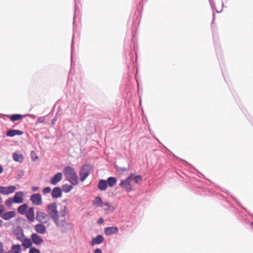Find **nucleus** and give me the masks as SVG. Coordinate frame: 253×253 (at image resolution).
Segmentation results:
<instances>
[{
	"mask_svg": "<svg viewBox=\"0 0 253 253\" xmlns=\"http://www.w3.org/2000/svg\"><path fill=\"white\" fill-rule=\"evenodd\" d=\"M63 173L67 180L72 185L78 184V177L75 169L71 166H66L63 170Z\"/></svg>",
	"mask_w": 253,
	"mask_h": 253,
	"instance_id": "nucleus-1",
	"label": "nucleus"
},
{
	"mask_svg": "<svg viewBox=\"0 0 253 253\" xmlns=\"http://www.w3.org/2000/svg\"><path fill=\"white\" fill-rule=\"evenodd\" d=\"M47 212L55 224H58V218H59L57 205L56 203L53 202L47 207Z\"/></svg>",
	"mask_w": 253,
	"mask_h": 253,
	"instance_id": "nucleus-2",
	"label": "nucleus"
},
{
	"mask_svg": "<svg viewBox=\"0 0 253 253\" xmlns=\"http://www.w3.org/2000/svg\"><path fill=\"white\" fill-rule=\"evenodd\" d=\"M55 224L63 233H65L68 230H72L74 228V225L72 223L68 222L65 219L59 220V218H58V224Z\"/></svg>",
	"mask_w": 253,
	"mask_h": 253,
	"instance_id": "nucleus-3",
	"label": "nucleus"
},
{
	"mask_svg": "<svg viewBox=\"0 0 253 253\" xmlns=\"http://www.w3.org/2000/svg\"><path fill=\"white\" fill-rule=\"evenodd\" d=\"M90 166L87 164H84L81 167L80 170V180L83 182L86 177L89 175L90 171Z\"/></svg>",
	"mask_w": 253,
	"mask_h": 253,
	"instance_id": "nucleus-4",
	"label": "nucleus"
},
{
	"mask_svg": "<svg viewBox=\"0 0 253 253\" xmlns=\"http://www.w3.org/2000/svg\"><path fill=\"white\" fill-rule=\"evenodd\" d=\"M132 176V175H129L125 179L122 180L120 183V186L123 189H125L127 192H129L132 190V187L130 184L131 177Z\"/></svg>",
	"mask_w": 253,
	"mask_h": 253,
	"instance_id": "nucleus-5",
	"label": "nucleus"
},
{
	"mask_svg": "<svg viewBox=\"0 0 253 253\" xmlns=\"http://www.w3.org/2000/svg\"><path fill=\"white\" fill-rule=\"evenodd\" d=\"M30 200L36 206H40L42 203V196L40 193L32 194Z\"/></svg>",
	"mask_w": 253,
	"mask_h": 253,
	"instance_id": "nucleus-6",
	"label": "nucleus"
},
{
	"mask_svg": "<svg viewBox=\"0 0 253 253\" xmlns=\"http://www.w3.org/2000/svg\"><path fill=\"white\" fill-rule=\"evenodd\" d=\"M16 189L15 186L4 187L0 186V193L3 195H9L13 193Z\"/></svg>",
	"mask_w": 253,
	"mask_h": 253,
	"instance_id": "nucleus-7",
	"label": "nucleus"
},
{
	"mask_svg": "<svg viewBox=\"0 0 253 253\" xmlns=\"http://www.w3.org/2000/svg\"><path fill=\"white\" fill-rule=\"evenodd\" d=\"M104 232L106 236H110L114 234H117L119 233V229L117 227H107L104 229Z\"/></svg>",
	"mask_w": 253,
	"mask_h": 253,
	"instance_id": "nucleus-8",
	"label": "nucleus"
},
{
	"mask_svg": "<svg viewBox=\"0 0 253 253\" xmlns=\"http://www.w3.org/2000/svg\"><path fill=\"white\" fill-rule=\"evenodd\" d=\"M24 193L22 191L16 192L13 198H12L14 200V203L21 204L23 202Z\"/></svg>",
	"mask_w": 253,
	"mask_h": 253,
	"instance_id": "nucleus-9",
	"label": "nucleus"
},
{
	"mask_svg": "<svg viewBox=\"0 0 253 253\" xmlns=\"http://www.w3.org/2000/svg\"><path fill=\"white\" fill-rule=\"evenodd\" d=\"M32 242L36 245H40L43 242L42 238L36 233H33L31 235Z\"/></svg>",
	"mask_w": 253,
	"mask_h": 253,
	"instance_id": "nucleus-10",
	"label": "nucleus"
},
{
	"mask_svg": "<svg viewBox=\"0 0 253 253\" xmlns=\"http://www.w3.org/2000/svg\"><path fill=\"white\" fill-rule=\"evenodd\" d=\"M62 193V189L59 187H54L51 192V196L53 199H57L61 197Z\"/></svg>",
	"mask_w": 253,
	"mask_h": 253,
	"instance_id": "nucleus-11",
	"label": "nucleus"
},
{
	"mask_svg": "<svg viewBox=\"0 0 253 253\" xmlns=\"http://www.w3.org/2000/svg\"><path fill=\"white\" fill-rule=\"evenodd\" d=\"M62 173L61 172L57 173L50 180V183L52 185H56L59 181L62 180Z\"/></svg>",
	"mask_w": 253,
	"mask_h": 253,
	"instance_id": "nucleus-12",
	"label": "nucleus"
},
{
	"mask_svg": "<svg viewBox=\"0 0 253 253\" xmlns=\"http://www.w3.org/2000/svg\"><path fill=\"white\" fill-rule=\"evenodd\" d=\"M34 229L38 233L41 234H45L46 231L45 226L42 223L35 225L34 226Z\"/></svg>",
	"mask_w": 253,
	"mask_h": 253,
	"instance_id": "nucleus-13",
	"label": "nucleus"
},
{
	"mask_svg": "<svg viewBox=\"0 0 253 253\" xmlns=\"http://www.w3.org/2000/svg\"><path fill=\"white\" fill-rule=\"evenodd\" d=\"M47 217V215L41 211H37L36 212V219L40 222H44V220Z\"/></svg>",
	"mask_w": 253,
	"mask_h": 253,
	"instance_id": "nucleus-14",
	"label": "nucleus"
},
{
	"mask_svg": "<svg viewBox=\"0 0 253 253\" xmlns=\"http://www.w3.org/2000/svg\"><path fill=\"white\" fill-rule=\"evenodd\" d=\"M15 212L13 211H7L0 214V216L4 220H9L15 216Z\"/></svg>",
	"mask_w": 253,
	"mask_h": 253,
	"instance_id": "nucleus-15",
	"label": "nucleus"
},
{
	"mask_svg": "<svg viewBox=\"0 0 253 253\" xmlns=\"http://www.w3.org/2000/svg\"><path fill=\"white\" fill-rule=\"evenodd\" d=\"M24 133V132L18 129H9L6 132V135L9 137H13L15 135H21Z\"/></svg>",
	"mask_w": 253,
	"mask_h": 253,
	"instance_id": "nucleus-16",
	"label": "nucleus"
},
{
	"mask_svg": "<svg viewBox=\"0 0 253 253\" xmlns=\"http://www.w3.org/2000/svg\"><path fill=\"white\" fill-rule=\"evenodd\" d=\"M27 218L30 221L33 222L34 220V208H30L26 213Z\"/></svg>",
	"mask_w": 253,
	"mask_h": 253,
	"instance_id": "nucleus-17",
	"label": "nucleus"
},
{
	"mask_svg": "<svg viewBox=\"0 0 253 253\" xmlns=\"http://www.w3.org/2000/svg\"><path fill=\"white\" fill-rule=\"evenodd\" d=\"M12 158L14 161L19 163H22L24 159V157L22 154L17 152H14L12 154Z\"/></svg>",
	"mask_w": 253,
	"mask_h": 253,
	"instance_id": "nucleus-18",
	"label": "nucleus"
},
{
	"mask_svg": "<svg viewBox=\"0 0 253 253\" xmlns=\"http://www.w3.org/2000/svg\"><path fill=\"white\" fill-rule=\"evenodd\" d=\"M103 209L107 212H113L115 210L114 206H112L108 202L103 203Z\"/></svg>",
	"mask_w": 253,
	"mask_h": 253,
	"instance_id": "nucleus-19",
	"label": "nucleus"
},
{
	"mask_svg": "<svg viewBox=\"0 0 253 253\" xmlns=\"http://www.w3.org/2000/svg\"><path fill=\"white\" fill-rule=\"evenodd\" d=\"M107 183L106 180L104 179H100L97 184L98 188L100 191L105 190L107 188Z\"/></svg>",
	"mask_w": 253,
	"mask_h": 253,
	"instance_id": "nucleus-20",
	"label": "nucleus"
},
{
	"mask_svg": "<svg viewBox=\"0 0 253 253\" xmlns=\"http://www.w3.org/2000/svg\"><path fill=\"white\" fill-rule=\"evenodd\" d=\"M103 203L101 198L99 196L96 197L92 202L93 206H96L98 207H103Z\"/></svg>",
	"mask_w": 253,
	"mask_h": 253,
	"instance_id": "nucleus-21",
	"label": "nucleus"
},
{
	"mask_svg": "<svg viewBox=\"0 0 253 253\" xmlns=\"http://www.w3.org/2000/svg\"><path fill=\"white\" fill-rule=\"evenodd\" d=\"M104 241V237L101 235H98L95 238H93L91 241V245L94 246L102 243Z\"/></svg>",
	"mask_w": 253,
	"mask_h": 253,
	"instance_id": "nucleus-22",
	"label": "nucleus"
},
{
	"mask_svg": "<svg viewBox=\"0 0 253 253\" xmlns=\"http://www.w3.org/2000/svg\"><path fill=\"white\" fill-rule=\"evenodd\" d=\"M21 242L22 243V246L24 247L26 249L31 248L32 242L30 239L25 237Z\"/></svg>",
	"mask_w": 253,
	"mask_h": 253,
	"instance_id": "nucleus-23",
	"label": "nucleus"
},
{
	"mask_svg": "<svg viewBox=\"0 0 253 253\" xmlns=\"http://www.w3.org/2000/svg\"><path fill=\"white\" fill-rule=\"evenodd\" d=\"M15 234L16 235V239L20 242L26 237L22 229L21 228H19L18 230L16 231Z\"/></svg>",
	"mask_w": 253,
	"mask_h": 253,
	"instance_id": "nucleus-24",
	"label": "nucleus"
},
{
	"mask_svg": "<svg viewBox=\"0 0 253 253\" xmlns=\"http://www.w3.org/2000/svg\"><path fill=\"white\" fill-rule=\"evenodd\" d=\"M129 175H132L131 177V181L133 180L134 182L136 184L140 183L142 180V177L140 175H135L134 173H131Z\"/></svg>",
	"mask_w": 253,
	"mask_h": 253,
	"instance_id": "nucleus-25",
	"label": "nucleus"
},
{
	"mask_svg": "<svg viewBox=\"0 0 253 253\" xmlns=\"http://www.w3.org/2000/svg\"><path fill=\"white\" fill-rule=\"evenodd\" d=\"M79 18V17H74L73 19V34L72 36V43H71V60H72V54H73V47H74V31L75 29V27L76 26V18Z\"/></svg>",
	"mask_w": 253,
	"mask_h": 253,
	"instance_id": "nucleus-26",
	"label": "nucleus"
},
{
	"mask_svg": "<svg viewBox=\"0 0 253 253\" xmlns=\"http://www.w3.org/2000/svg\"><path fill=\"white\" fill-rule=\"evenodd\" d=\"M106 181L107 185H108L110 187H113L116 184L117 179L114 177H109L107 178Z\"/></svg>",
	"mask_w": 253,
	"mask_h": 253,
	"instance_id": "nucleus-27",
	"label": "nucleus"
},
{
	"mask_svg": "<svg viewBox=\"0 0 253 253\" xmlns=\"http://www.w3.org/2000/svg\"><path fill=\"white\" fill-rule=\"evenodd\" d=\"M28 208L26 204H24L18 208V212L22 214H24Z\"/></svg>",
	"mask_w": 253,
	"mask_h": 253,
	"instance_id": "nucleus-28",
	"label": "nucleus"
},
{
	"mask_svg": "<svg viewBox=\"0 0 253 253\" xmlns=\"http://www.w3.org/2000/svg\"><path fill=\"white\" fill-rule=\"evenodd\" d=\"M73 185L72 184L71 185L64 184L62 186V191L63 190L65 193H68L73 188Z\"/></svg>",
	"mask_w": 253,
	"mask_h": 253,
	"instance_id": "nucleus-29",
	"label": "nucleus"
},
{
	"mask_svg": "<svg viewBox=\"0 0 253 253\" xmlns=\"http://www.w3.org/2000/svg\"><path fill=\"white\" fill-rule=\"evenodd\" d=\"M24 116L20 114H13L11 115L9 118L12 121L14 122L21 119Z\"/></svg>",
	"mask_w": 253,
	"mask_h": 253,
	"instance_id": "nucleus-30",
	"label": "nucleus"
},
{
	"mask_svg": "<svg viewBox=\"0 0 253 253\" xmlns=\"http://www.w3.org/2000/svg\"><path fill=\"white\" fill-rule=\"evenodd\" d=\"M21 249V246L20 245H13L11 248L12 253H20Z\"/></svg>",
	"mask_w": 253,
	"mask_h": 253,
	"instance_id": "nucleus-31",
	"label": "nucleus"
},
{
	"mask_svg": "<svg viewBox=\"0 0 253 253\" xmlns=\"http://www.w3.org/2000/svg\"><path fill=\"white\" fill-rule=\"evenodd\" d=\"M67 213H68L67 208L66 206H64L63 209L62 210H61L59 211V212L58 213L59 217L60 216L62 217H65V216L67 215Z\"/></svg>",
	"mask_w": 253,
	"mask_h": 253,
	"instance_id": "nucleus-32",
	"label": "nucleus"
},
{
	"mask_svg": "<svg viewBox=\"0 0 253 253\" xmlns=\"http://www.w3.org/2000/svg\"><path fill=\"white\" fill-rule=\"evenodd\" d=\"M14 203V200L12 198H9L5 201V205L7 207H10L12 204Z\"/></svg>",
	"mask_w": 253,
	"mask_h": 253,
	"instance_id": "nucleus-33",
	"label": "nucleus"
},
{
	"mask_svg": "<svg viewBox=\"0 0 253 253\" xmlns=\"http://www.w3.org/2000/svg\"><path fill=\"white\" fill-rule=\"evenodd\" d=\"M116 170L117 171H118L119 172H121V173L124 172L126 171V170H127V169L126 168H125V167H120L116 166Z\"/></svg>",
	"mask_w": 253,
	"mask_h": 253,
	"instance_id": "nucleus-34",
	"label": "nucleus"
},
{
	"mask_svg": "<svg viewBox=\"0 0 253 253\" xmlns=\"http://www.w3.org/2000/svg\"><path fill=\"white\" fill-rule=\"evenodd\" d=\"M42 192L44 195H46L48 193L51 192V188L49 187H46L42 190Z\"/></svg>",
	"mask_w": 253,
	"mask_h": 253,
	"instance_id": "nucleus-35",
	"label": "nucleus"
},
{
	"mask_svg": "<svg viewBox=\"0 0 253 253\" xmlns=\"http://www.w3.org/2000/svg\"><path fill=\"white\" fill-rule=\"evenodd\" d=\"M29 253H40V251L34 247H31L30 249Z\"/></svg>",
	"mask_w": 253,
	"mask_h": 253,
	"instance_id": "nucleus-36",
	"label": "nucleus"
},
{
	"mask_svg": "<svg viewBox=\"0 0 253 253\" xmlns=\"http://www.w3.org/2000/svg\"><path fill=\"white\" fill-rule=\"evenodd\" d=\"M45 117H41L38 118V123H43L45 122Z\"/></svg>",
	"mask_w": 253,
	"mask_h": 253,
	"instance_id": "nucleus-37",
	"label": "nucleus"
},
{
	"mask_svg": "<svg viewBox=\"0 0 253 253\" xmlns=\"http://www.w3.org/2000/svg\"><path fill=\"white\" fill-rule=\"evenodd\" d=\"M4 252L3 244L0 242V253H4Z\"/></svg>",
	"mask_w": 253,
	"mask_h": 253,
	"instance_id": "nucleus-38",
	"label": "nucleus"
},
{
	"mask_svg": "<svg viewBox=\"0 0 253 253\" xmlns=\"http://www.w3.org/2000/svg\"><path fill=\"white\" fill-rule=\"evenodd\" d=\"M24 117L29 116L31 118L33 119L36 118V116L34 114H26V115H24Z\"/></svg>",
	"mask_w": 253,
	"mask_h": 253,
	"instance_id": "nucleus-39",
	"label": "nucleus"
},
{
	"mask_svg": "<svg viewBox=\"0 0 253 253\" xmlns=\"http://www.w3.org/2000/svg\"><path fill=\"white\" fill-rule=\"evenodd\" d=\"M5 209L3 205H0V214H2V212L4 211Z\"/></svg>",
	"mask_w": 253,
	"mask_h": 253,
	"instance_id": "nucleus-40",
	"label": "nucleus"
},
{
	"mask_svg": "<svg viewBox=\"0 0 253 253\" xmlns=\"http://www.w3.org/2000/svg\"><path fill=\"white\" fill-rule=\"evenodd\" d=\"M31 189L32 191L36 192L39 189V188L37 186H32Z\"/></svg>",
	"mask_w": 253,
	"mask_h": 253,
	"instance_id": "nucleus-41",
	"label": "nucleus"
},
{
	"mask_svg": "<svg viewBox=\"0 0 253 253\" xmlns=\"http://www.w3.org/2000/svg\"><path fill=\"white\" fill-rule=\"evenodd\" d=\"M94 253H102V251L100 249L97 248L95 250Z\"/></svg>",
	"mask_w": 253,
	"mask_h": 253,
	"instance_id": "nucleus-42",
	"label": "nucleus"
},
{
	"mask_svg": "<svg viewBox=\"0 0 253 253\" xmlns=\"http://www.w3.org/2000/svg\"><path fill=\"white\" fill-rule=\"evenodd\" d=\"M103 222H104V219L102 218H100L98 219L97 223L98 224H102Z\"/></svg>",
	"mask_w": 253,
	"mask_h": 253,
	"instance_id": "nucleus-43",
	"label": "nucleus"
},
{
	"mask_svg": "<svg viewBox=\"0 0 253 253\" xmlns=\"http://www.w3.org/2000/svg\"><path fill=\"white\" fill-rule=\"evenodd\" d=\"M133 23L134 22V21H138L137 17H133L132 19L131 20Z\"/></svg>",
	"mask_w": 253,
	"mask_h": 253,
	"instance_id": "nucleus-44",
	"label": "nucleus"
},
{
	"mask_svg": "<svg viewBox=\"0 0 253 253\" xmlns=\"http://www.w3.org/2000/svg\"><path fill=\"white\" fill-rule=\"evenodd\" d=\"M24 171H22V170H21V171H20V173L18 174V175L20 177H21L22 175H24Z\"/></svg>",
	"mask_w": 253,
	"mask_h": 253,
	"instance_id": "nucleus-45",
	"label": "nucleus"
},
{
	"mask_svg": "<svg viewBox=\"0 0 253 253\" xmlns=\"http://www.w3.org/2000/svg\"><path fill=\"white\" fill-rule=\"evenodd\" d=\"M209 0V2H210L211 7L213 8V7L214 3H213L212 0Z\"/></svg>",
	"mask_w": 253,
	"mask_h": 253,
	"instance_id": "nucleus-46",
	"label": "nucleus"
},
{
	"mask_svg": "<svg viewBox=\"0 0 253 253\" xmlns=\"http://www.w3.org/2000/svg\"><path fill=\"white\" fill-rule=\"evenodd\" d=\"M56 119L55 118H53L52 120H51V124L52 125H54L55 122H56Z\"/></svg>",
	"mask_w": 253,
	"mask_h": 253,
	"instance_id": "nucleus-47",
	"label": "nucleus"
},
{
	"mask_svg": "<svg viewBox=\"0 0 253 253\" xmlns=\"http://www.w3.org/2000/svg\"><path fill=\"white\" fill-rule=\"evenodd\" d=\"M212 32H213V40L214 41L215 38V35L214 32L213 31L212 27Z\"/></svg>",
	"mask_w": 253,
	"mask_h": 253,
	"instance_id": "nucleus-48",
	"label": "nucleus"
},
{
	"mask_svg": "<svg viewBox=\"0 0 253 253\" xmlns=\"http://www.w3.org/2000/svg\"><path fill=\"white\" fill-rule=\"evenodd\" d=\"M3 171V169L1 166L0 165V173H1Z\"/></svg>",
	"mask_w": 253,
	"mask_h": 253,
	"instance_id": "nucleus-49",
	"label": "nucleus"
},
{
	"mask_svg": "<svg viewBox=\"0 0 253 253\" xmlns=\"http://www.w3.org/2000/svg\"><path fill=\"white\" fill-rule=\"evenodd\" d=\"M2 223H3L2 220L0 219V227H1L2 226Z\"/></svg>",
	"mask_w": 253,
	"mask_h": 253,
	"instance_id": "nucleus-50",
	"label": "nucleus"
},
{
	"mask_svg": "<svg viewBox=\"0 0 253 253\" xmlns=\"http://www.w3.org/2000/svg\"><path fill=\"white\" fill-rule=\"evenodd\" d=\"M214 18L213 17V19H212V23H211V24L213 25V23H214Z\"/></svg>",
	"mask_w": 253,
	"mask_h": 253,
	"instance_id": "nucleus-51",
	"label": "nucleus"
},
{
	"mask_svg": "<svg viewBox=\"0 0 253 253\" xmlns=\"http://www.w3.org/2000/svg\"><path fill=\"white\" fill-rule=\"evenodd\" d=\"M251 226H252V227L253 228V221L251 222Z\"/></svg>",
	"mask_w": 253,
	"mask_h": 253,
	"instance_id": "nucleus-52",
	"label": "nucleus"
},
{
	"mask_svg": "<svg viewBox=\"0 0 253 253\" xmlns=\"http://www.w3.org/2000/svg\"><path fill=\"white\" fill-rule=\"evenodd\" d=\"M2 202V199L1 197H0V203H1Z\"/></svg>",
	"mask_w": 253,
	"mask_h": 253,
	"instance_id": "nucleus-53",
	"label": "nucleus"
},
{
	"mask_svg": "<svg viewBox=\"0 0 253 253\" xmlns=\"http://www.w3.org/2000/svg\"><path fill=\"white\" fill-rule=\"evenodd\" d=\"M132 27H134V23H133V24H132Z\"/></svg>",
	"mask_w": 253,
	"mask_h": 253,
	"instance_id": "nucleus-54",
	"label": "nucleus"
},
{
	"mask_svg": "<svg viewBox=\"0 0 253 253\" xmlns=\"http://www.w3.org/2000/svg\"><path fill=\"white\" fill-rule=\"evenodd\" d=\"M135 54H136V55L137 56V53H136V52H135ZM136 58H137V57H136Z\"/></svg>",
	"mask_w": 253,
	"mask_h": 253,
	"instance_id": "nucleus-55",
	"label": "nucleus"
}]
</instances>
